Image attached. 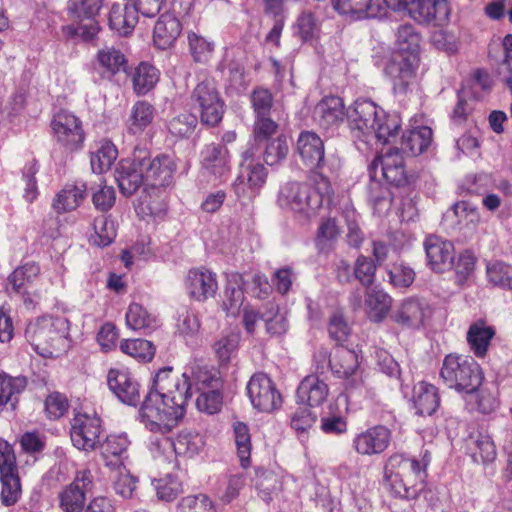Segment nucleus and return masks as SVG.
Masks as SVG:
<instances>
[{"mask_svg":"<svg viewBox=\"0 0 512 512\" xmlns=\"http://www.w3.org/2000/svg\"><path fill=\"white\" fill-rule=\"evenodd\" d=\"M190 389L188 371L179 374L171 367L160 369L142 404V421L151 431H171L185 414Z\"/></svg>","mask_w":512,"mask_h":512,"instance_id":"1","label":"nucleus"},{"mask_svg":"<svg viewBox=\"0 0 512 512\" xmlns=\"http://www.w3.org/2000/svg\"><path fill=\"white\" fill-rule=\"evenodd\" d=\"M69 330V321L65 317L44 315L28 323L25 338L40 356L56 358L71 347Z\"/></svg>","mask_w":512,"mask_h":512,"instance_id":"2","label":"nucleus"},{"mask_svg":"<svg viewBox=\"0 0 512 512\" xmlns=\"http://www.w3.org/2000/svg\"><path fill=\"white\" fill-rule=\"evenodd\" d=\"M316 187L306 183L288 182L278 193L280 208L291 211L304 219L315 217L325 200L330 201L333 190L330 181L322 174L317 175Z\"/></svg>","mask_w":512,"mask_h":512,"instance_id":"3","label":"nucleus"},{"mask_svg":"<svg viewBox=\"0 0 512 512\" xmlns=\"http://www.w3.org/2000/svg\"><path fill=\"white\" fill-rule=\"evenodd\" d=\"M424 478V470L416 458L396 453L385 464V480L397 497L416 498L422 490Z\"/></svg>","mask_w":512,"mask_h":512,"instance_id":"4","label":"nucleus"},{"mask_svg":"<svg viewBox=\"0 0 512 512\" xmlns=\"http://www.w3.org/2000/svg\"><path fill=\"white\" fill-rule=\"evenodd\" d=\"M440 375L450 388L467 394L479 388L483 379L480 366L472 357L456 354L445 357Z\"/></svg>","mask_w":512,"mask_h":512,"instance_id":"5","label":"nucleus"},{"mask_svg":"<svg viewBox=\"0 0 512 512\" xmlns=\"http://www.w3.org/2000/svg\"><path fill=\"white\" fill-rule=\"evenodd\" d=\"M255 154L253 146L242 154L240 172L233 183V190L240 199H253L266 183L268 171L263 164L255 161Z\"/></svg>","mask_w":512,"mask_h":512,"instance_id":"6","label":"nucleus"},{"mask_svg":"<svg viewBox=\"0 0 512 512\" xmlns=\"http://www.w3.org/2000/svg\"><path fill=\"white\" fill-rule=\"evenodd\" d=\"M52 137L64 152L72 153L82 148L85 132L79 117L68 110L53 115L50 123Z\"/></svg>","mask_w":512,"mask_h":512,"instance_id":"7","label":"nucleus"},{"mask_svg":"<svg viewBox=\"0 0 512 512\" xmlns=\"http://www.w3.org/2000/svg\"><path fill=\"white\" fill-rule=\"evenodd\" d=\"M191 103L199 112L203 124L216 126L222 120L225 103L214 82L205 80L198 83L192 91Z\"/></svg>","mask_w":512,"mask_h":512,"instance_id":"8","label":"nucleus"},{"mask_svg":"<svg viewBox=\"0 0 512 512\" xmlns=\"http://www.w3.org/2000/svg\"><path fill=\"white\" fill-rule=\"evenodd\" d=\"M104 433L101 419L95 414L77 413L72 419L70 437L78 450L92 452L101 443Z\"/></svg>","mask_w":512,"mask_h":512,"instance_id":"9","label":"nucleus"},{"mask_svg":"<svg viewBox=\"0 0 512 512\" xmlns=\"http://www.w3.org/2000/svg\"><path fill=\"white\" fill-rule=\"evenodd\" d=\"M332 373L346 380V389L355 390L363 385L359 356L356 351L338 346L329 360Z\"/></svg>","mask_w":512,"mask_h":512,"instance_id":"10","label":"nucleus"},{"mask_svg":"<svg viewBox=\"0 0 512 512\" xmlns=\"http://www.w3.org/2000/svg\"><path fill=\"white\" fill-rule=\"evenodd\" d=\"M251 404L261 412H272L282 403L280 393L273 381L264 373L254 374L246 387Z\"/></svg>","mask_w":512,"mask_h":512,"instance_id":"11","label":"nucleus"},{"mask_svg":"<svg viewBox=\"0 0 512 512\" xmlns=\"http://www.w3.org/2000/svg\"><path fill=\"white\" fill-rule=\"evenodd\" d=\"M104 0H70L69 11L80 23L73 28L75 35L84 40L93 39L100 30L95 17L103 6Z\"/></svg>","mask_w":512,"mask_h":512,"instance_id":"12","label":"nucleus"},{"mask_svg":"<svg viewBox=\"0 0 512 512\" xmlns=\"http://www.w3.org/2000/svg\"><path fill=\"white\" fill-rule=\"evenodd\" d=\"M418 55H396L386 66V74L393 82L394 92L405 94L416 84Z\"/></svg>","mask_w":512,"mask_h":512,"instance_id":"13","label":"nucleus"},{"mask_svg":"<svg viewBox=\"0 0 512 512\" xmlns=\"http://www.w3.org/2000/svg\"><path fill=\"white\" fill-rule=\"evenodd\" d=\"M184 287L190 299L204 303L218 291L217 275L205 267L192 268L185 276Z\"/></svg>","mask_w":512,"mask_h":512,"instance_id":"14","label":"nucleus"},{"mask_svg":"<svg viewBox=\"0 0 512 512\" xmlns=\"http://www.w3.org/2000/svg\"><path fill=\"white\" fill-rule=\"evenodd\" d=\"M431 316L429 304L420 298L409 297L402 300L392 311V320L407 329H419Z\"/></svg>","mask_w":512,"mask_h":512,"instance_id":"15","label":"nucleus"},{"mask_svg":"<svg viewBox=\"0 0 512 512\" xmlns=\"http://www.w3.org/2000/svg\"><path fill=\"white\" fill-rule=\"evenodd\" d=\"M93 476L89 470L78 471L73 482L59 494L60 507L64 512H81L86 493L92 489Z\"/></svg>","mask_w":512,"mask_h":512,"instance_id":"16","label":"nucleus"},{"mask_svg":"<svg viewBox=\"0 0 512 512\" xmlns=\"http://www.w3.org/2000/svg\"><path fill=\"white\" fill-rule=\"evenodd\" d=\"M374 177L378 172L391 185L401 186L406 183L403 156L399 148H389L385 153L378 156L370 166Z\"/></svg>","mask_w":512,"mask_h":512,"instance_id":"17","label":"nucleus"},{"mask_svg":"<svg viewBox=\"0 0 512 512\" xmlns=\"http://www.w3.org/2000/svg\"><path fill=\"white\" fill-rule=\"evenodd\" d=\"M380 113H383V110L372 101L357 100L347 112L349 126L353 131L358 132V137L370 136L374 125L379 121Z\"/></svg>","mask_w":512,"mask_h":512,"instance_id":"18","label":"nucleus"},{"mask_svg":"<svg viewBox=\"0 0 512 512\" xmlns=\"http://www.w3.org/2000/svg\"><path fill=\"white\" fill-rule=\"evenodd\" d=\"M203 174L212 181L224 180L230 172V156L227 148L219 144H209L201 152Z\"/></svg>","mask_w":512,"mask_h":512,"instance_id":"19","label":"nucleus"},{"mask_svg":"<svg viewBox=\"0 0 512 512\" xmlns=\"http://www.w3.org/2000/svg\"><path fill=\"white\" fill-rule=\"evenodd\" d=\"M138 156L145 176V182L153 187L166 186L171 182L175 165L167 155H160L153 159L146 156V152L140 150Z\"/></svg>","mask_w":512,"mask_h":512,"instance_id":"20","label":"nucleus"},{"mask_svg":"<svg viewBox=\"0 0 512 512\" xmlns=\"http://www.w3.org/2000/svg\"><path fill=\"white\" fill-rule=\"evenodd\" d=\"M390 441L391 431L383 425H377L357 434L352 445L358 454L372 456L384 452Z\"/></svg>","mask_w":512,"mask_h":512,"instance_id":"21","label":"nucleus"},{"mask_svg":"<svg viewBox=\"0 0 512 512\" xmlns=\"http://www.w3.org/2000/svg\"><path fill=\"white\" fill-rule=\"evenodd\" d=\"M450 7L447 0H416L409 16L419 24L442 26L448 22Z\"/></svg>","mask_w":512,"mask_h":512,"instance_id":"22","label":"nucleus"},{"mask_svg":"<svg viewBox=\"0 0 512 512\" xmlns=\"http://www.w3.org/2000/svg\"><path fill=\"white\" fill-rule=\"evenodd\" d=\"M107 382L110 390L123 403L135 406L140 402V385L127 370H109Z\"/></svg>","mask_w":512,"mask_h":512,"instance_id":"23","label":"nucleus"},{"mask_svg":"<svg viewBox=\"0 0 512 512\" xmlns=\"http://www.w3.org/2000/svg\"><path fill=\"white\" fill-rule=\"evenodd\" d=\"M297 153L303 164L311 169L318 170L324 165L325 149L322 139L314 132L303 131L296 143Z\"/></svg>","mask_w":512,"mask_h":512,"instance_id":"24","label":"nucleus"},{"mask_svg":"<svg viewBox=\"0 0 512 512\" xmlns=\"http://www.w3.org/2000/svg\"><path fill=\"white\" fill-rule=\"evenodd\" d=\"M428 265L435 272H445L452 267L454 246L439 236L430 235L424 242Z\"/></svg>","mask_w":512,"mask_h":512,"instance_id":"25","label":"nucleus"},{"mask_svg":"<svg viewBox=\"0 0 512 512\" xmlns=\"http://www.w3.org/2000/svg\"><path fill=\"white\" fill-rule=\"evenodd\" d=\"M116 181L122 194L131 196L145 182L138 153L132 159H122L116 168Z\"/></svg>","mask_w":512,"mask_h":512,"instance_id":"26","label":"nucleus"},{"mask_svg":"<svg viewBox=\"0 0 512 512\" xmlns=\"http://www.w3.org/2000/svg\"><path fill=\"white\" fill-rule=\"evenodd\" d=\"M314 119L323 129H333L343 123L347 117L344 102L338 96L323 98L314 108Z\"/></svg>","mask_w":512,"mask_h":512,"instance_id":"27","label":"nucleus"},{"mask_svg":"<svg viewBox=\"0 0 512 512\" xmlns=\"http://www.w3.org/2000/svg\"><path fill=\"white\" fill-rule=\"evenodd\" d=\"M129 445L130 441L124 434L108 435L98 446L105 465L109 468L125 466L124 460Z\"/></svg>","mask_w":512,"mask_h":512,"instance_id":"28","label":"nucleus"},{"mask_svg":"<svg viewBox=\"0 0 512 512\" xmlns=\"http://www.w3.org/2000/svg\"><path fill=\"white\" fill-rule=\"evenodd\" d=\"M331 5L340 15L350 20H361L379 16L376 0H331Z\"/></svg>","mask_w":512,"mask_h":512,"instance_id":"29","label":"nucleus"},{"mask_svg":"<svg viewBox=\"0 0 512 512\" xmlns=\"http://www.w3.org/2000/svg\"><path fill=\"white\" fill-rule=\"evenodd\" d=\"M182 31V25L177 17L171 13L162 14L157 20L153 41L159 49H167L174 44Z\"/></svg>","mask_w":512,"mask_h":512,"instance_id":"30","label":"nucleus"},{"mask_svg":"<svg viewBox=\"0 0 512 512\" xmlns=\"http://www.w3.org/2000/svg\"><path fill=\"white\" fill-rule=\"evenodd\" d=\"M328 394V385L316 375L306 376L297 389L298 400L310 407L321 405Z\"/></svg>","mask_w":512,"mask_h":512,"instance_id":"31","label":"nucleus"},{"mask_svg":"<svg viewBox=\"0 0 512 512\" xmlns=\"http://www.w3.org/2000/svg\"><path fill=\"white\" fill-rule=\"evenodd\" d=\"M204 445L203 438L198 433L181 432L175 440L163 439L160 446L164 449H174L178 456L193 457Z\"/></svg>","mask_w":512,"mask_h":512,"instance_id":"32","label":"nucleus"},{"mask_svg":"<svg viewBox=\"0 0 512 512\" xmlns=\"http://www.w3.org/2000/svg\"><path fill=\"white\" fill-rule=\"evenodd\" d=\"M155 117V107L145 101H137L131 108L127 119V131L132 135H141L150 126Z\"/></svg>","mask_w":512,"mask_h":512,"instance_id":"33","label":"nucleus"},{"mask_svg":"<svg viewBox=\"0 0 512 512\" xmlns=\"http://www.w3.org/2000/svg\"><path fill=\"white\" fill-rule=\"evenodd\" d=\"M437 388L426 382H419L413 389V403L419 415H432L439 406Z\"/></svg>","mask_w":512,"mask_h":512,"instance_id":"34","label":"nucleus"},{"mask_svg":"<svg viewBox=\"0 0 512 512\" xmlns=\"http://www.w3.org/2000/svg\"><path fill=\"white\" fill-rule=\"evenodd\" d=\"M138 22L137 9L133 6L114 4L109 13V26L118 34L126 36Z\"/></svg>","mask_w":512,"mask_h":512,"instance_id":"35","label":"nucleus"},{"mask_svg":"<svg viewBox=\"0 0 512 512\" xmlns=\"http://www.w3.org/2000/svg\"><path fill=\"white\" fill-rule=\"evenodd\" d=\"M494 335L495 329L487 325L485 321L478 320L470 325L467 332V341L477 357H484L486 355Z\"/></svg>","mask_w":512,"mask_h":512,"instance_id":"36","label":"nucleus"},{"mask_svg":"<svg viewBox=\"0 0 512 512\" xmlns=\"http://www.w3.org/2000/svg\"><path fill=\"white\" fill-rule=\"evenodd\" d=\"M96 64L104 74L111 77L120 72H125L128 61L120 49L113 46H106L97 52Z\"/></svg>","mask_w":512,"mask_h":512,"instance_id":"37","label":"nucleus"},{"mask_svg":"<svg viewBox=\"0 0 512 512\" xmlns=\"http://www.w3.org/2000/svg\"><path fill=\"white\" fill-rule=\"evenodd\" d=\"M432 141V130L427 126L405 132L401 138L403 154L416 156L425 151Z\"/></svg>","mask_w":512,"mask_h":512,"instance_id":"38","label":"nucleus"},{"mask_svg":"<svg viewBox=\"0 0 512 512\" xmlns=\"http://www.w3.org/2000/svg\"><path fill=\"white\" fill-rule=\"evenodd\" d=\"M26 386L25 377H12L6 373H0V408L9 405L14 409Z\"/></svg>","mask_w":512,"mask_h":512,"instance_id":"39","label":"nucleus"},{"mask_svg":"<svg viewBox=\"0 0 512 512\" xmlns=\"http://www.w3.org/2000/svg\"><path fill=\"white\" fill-rule=\"evenodd\" d=\"M188 377L191 383V388L195 386L196 390L199 392L213 388H220L222 386V381L218 376V373L206 366L198 364L190 366Z\"/></svg>","mask_w":512,"mask_h":512,"instance_id":"40","label":"nucleus"},{"mask_svg":"<svg viewBox=\"0 0 512 512\" xmlns=\"http://www.w3.org/2000/svg\"><path fill=\"white\" fill-rule=\"evenodd\" d=\"M158 80L159 71L153 65L142 62L133 73V89L137 95H145L155 87Z\"/></svg>","mask_w":512,"mask_h":512,"instance_id":"41","label":"nucleus"},{"mask_svg":"<svg viewBox=\"0 0 512 512\" xmlns=\"http://www.w3.org/2000/svg\"><path fill=\"white\" fill-rule=\"evenodd\" d=\"M0 501L5 507L14 506L21 498L22 487L18 471L2 472L0 474Z\"/></svg>","mask_w":512,"mask_h":512,"instance_id":"42","label":"nucleus"},{"mask_svg":"<svg viewBox=\"0 0 512 512\" xmlns=\"http://www.w3.org/2000/svg\"><path fill=\"white\" fill-rule=\"evenodd\" d=\"M86 194L84 185H66L54 200L53 206L57 212H69L75 210L83 201Z\"/></svg>","mask_w":512,"mask_h":512,"instance_id":"43","label":"nucleus"},{"mask_svg":"<svg viewBox=\"0 0 512 512\" xmlns=\"http://www.w3.org/2000/svg\"><path fill=\"white\" fill-rule=\"evenodd\" d=\"M378 120L377 124L373 127L371 135H374L375 138L383 144L392 143L401 126L399 116L396 114H387L383 111V113H380Z\"/></svg>","mask_w":512,"mask_h":512,"instance_id":"44","label":"nucleus"},{"mask_svg":"<svg viewBox=\"0 0 512 512\" xmlns=\"http://www.w3.org/2000/svg\"><path fill=\"white\" fill-rule=\"evenodd\" d=\"M125 319L127 327L135 331L152 329L157 325L156 317L138 303L129 305Z\"/></svg>","mask_w":512,"mask_h":512,"instance_id":"45","label":"nucleus"},{"mask_svg":"<svg viewBox=\"0 0 512 512\" xmlns=\"http://www.w3.org/2000/svg\"><path fill=\"white\" fill-rule=\"evenodd\" d=\"M365 303L376 321H381L389 311L391 297L381 289L367 287Z\"/></svg>","mask_w":512,"mask_h":512,"instance_id":"46","label":"nucleus"},{"mask_svg":"<svg viewBox=\"0 0 512 512\" xmlns=\"http://www.w3.org/2000/svg\"><path fill=\"white\" fill-rule=\"evenodd\" d=\"M189 52L195 62L206 63L214 51V43L204 36L194 32H187Z\"/></svg>","mask_w":512,"mask_h":512,"instance_id":"47","label":"nucleus"},{"mask_svg":"<svg viewBox=\"0 0 512 512\" xmlns=\"http://www.w3.org/2000/svg\"><path fill=\"white\" fill-rule=\"evenodd\" d=\"M40 273V267L36 263H26L15 269L8 277L7 291L21 293L27 283L32 282Z\"/></svg>","mask_w":512,"mask_h":512,"instance_id":"48","label":"nucleus"},{"mask_svg":"<svg viewBox=\"0 0 512 512\" xmlns=\"http://www.w3.org/2000/svg\"><path fill=\"white\" fill-rule=\"evenodd\" d=\"M118 151L110 141H104L99 148L91 154V167L96 173H103L109 170L116 160Z\"/></svg>","mask_w":512,"mask_h":512,"instance_id":"49","label":"nucleus"},{"mask_svg":"<svg viewBox=\"0 0 512 512\" xmlns=\"http://www.w3.org/2000/svg\"><path fill=\"white\" fill-rule=\"evenodd\" d=\"M421 36L411 24H403L397 30L398 55H418Z\"/></svg>","mask_w":512,"mask_h":512,"instance_id":"50","label":"nucleus"},{"mask_svg":"<svg viewBox=\"0 0 512 512\" xmlns=\"http://www.w3.org/2000/svg\"><path fill=\"white\" fill-rule=\"evenodd\" d=\"M470 449L475 462L489 463L496 458V447L488 434L479 432L472 437Z\"/></svg>","mask_w":512,"mask_h":512,"instance_id":"51","label":"nucleus"},{"mask_svg":"<svg viewBox=\"0 0 512 512\" xmlns=\"http://www.w3.org/2000/svg\"><path fill=\"white\" fill-rule=\"evenodd\" d=\"M486 273L488 281L494 286L510 290L512 292V265L494 261L487 265Z\"/></svg>","mask_w":512,"mask_h":512,"instance_id":"52","label":"nucleus"},{"mask_svg":"<svg viewBox=\"0 0 512 512\" xmlns=\"http://www.w3.org/2000/svg\"><path fill=\"white\" fill-rule=\"evenodd\" d=\"M240 333L236 331H231L226 334H223L218 340L215 341L213 345V350L222 363H228L232 356L236 354L239 343H240Z\"/></svg>","mask_w":512,"mask_h":512,"instance_id":"53","label":"nucleus"},{"mask_svg":"<svg viewBox=\"0 0 512 512\" xmlns=\"http://www.w3.org/2000/svg\"><path fill=\"white\" fill-rule=\"evenodd\" d=\"M237 455L241 466L246 468L250 464L251 437L248 426L243 422H236L233 425Z\"/></svg>","mask_w":512,"mask_h":512,"instance_id":"54","label":"nucleus"},{"mask_svg":"<svg viewBox=\"0 0 512 512\" xmlns=\"http://www.w3.org/2000/svg\"><path fill=\"white\" fill-rule=\"evenodd\" d=\"M123 353L139 360L148 362L155 354L153 344L145 339L124 340L120 344Z\"/></svg>","mask_w":512,"mask_h":512,"instance_id":"55","label":"nucleus"},{"mask_svg":"<svg viewBox=\"0 0 512 512\" xmlns=\"http://www.w3.org/2000/svg\"><path fill=\"white\" fill-rule=\"evenodd\" d=\"M93 228L94 233L91 235L90 240L97 246H108L116 237L114 223L105 215L95 218Z\"/></svg>","mask_w":512,"mask_h":512,"instance_id":"56","label":"nucleus"},{"mask_svg":"<svg viewBox=\"0 0 512 512\" xmlns=\"http://www.w3.org/2000/svg\"><path fill=\"white\" fill-rule=\"evenodd\" d=\"M255 486L259 496L265 501L272 500L280 489V482L276 474L271 471H257L255 477Z\"/></svg>","mask_w":512,"mask_h":512,"instance_id":"57","label":"nucleus"},{"mask_svg":"<svg viewBox=\"0 0 512 512\" xmlns=\"http://www.w3.org/2000/svg\"><path fill=\"white\" fill-rule=\"evenodd\" d=\"M115 471L114 490L117 495L124 499H130L137 487V479L131 475L125 466L111 468Z\"/></svg>","mask_w":512,"mask_h":512,"instance_id":"58","label":"nucleus"},{"mask_svg":"<svg viewBox=\"0 0 512 512\" xmlns=\"http://www.w3.org/2000/svg\"><path fill=\"white\" fill-rule=\"evenodd\" d=\"M475 395H472L477 410L483 414H489L498 407L497 389L494 385L483 386L476 389Z\"/></svg>","mask_w":512,"mask_h":512,"instance_id":"59","label":"nucleus"},{"mask_svg":"<svg viewBox=\"0 0 512 512\" xmlns=\"http://www.w3.org/2000/svg\"><path fill=\"white\" fill-rule=\"evenodd\" d=\"M197 125V118L190 113H182L173 117L169 124V132L178 138L189 137L195 130Z\"/></svg>","mask_w":512,"mask_h":512,"instance_id":"60","label":"nucleus"},{"mask_svg":"<svg viewBox=\"0 0 512 512\" xmlns=\"http://www.w3.org/2000/svg\"><path fill=\"white\" fill-rule=\"evenodd\" d=\"M376 265L374 261L364 255H360L354 264L353 275L363 286L370 287L375 280Z\"/></svg>","mask_w":512,"mask_h":512,"instance_id":"61","label":"nucleus"},{"mask_svg":"<svg viewBox=\"0 0 512 512\" xmlns=\"http://www.w3.org/2000/svg\"><path fill=\"white\" fill-rule=\"evenodd\" d=\"M153 484L158 498L165 501L174 500L182 491L181 483L172 475L154 480Z\"/></svg>","mask_w":512,"mask_h":512,"instance_id":"62","label":"nucleus"},{"mask_svg":"<svg viewBox=\"0 0 512 512\" xmlns=\"http://www.w3.org/2000/svg\"><path fill=\"white\" fill-rule=\"evenodd\" d=\"M178 512H216L213 502L204 494L184 497L178 504Z\"/></svg>","mask_w":512,"mask_h":512,"instance_id":"63","label":"nucleus"},{"mask_svg":"<svg viewBox=\"0 0 512 512\" xmlns=\"http://www.w3.org/2000/svg\"><path fill=\"white\" fill-rule=\"evenodd\" d=\"M196 406L199 411L207 414L217 413L222 406L220 388L201 391L197 397Z\"/></svg>","mask_w":512,"mask_h":512,"instance_id":"64","label":"nucleus"}]
</instances>
